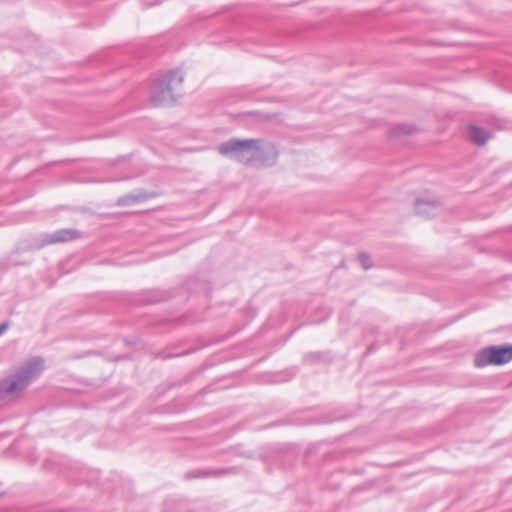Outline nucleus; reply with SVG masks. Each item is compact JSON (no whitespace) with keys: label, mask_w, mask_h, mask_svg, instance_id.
<instances>
[{"label":"nucleus","mask_w":512,"mask_h":512,"mask_svg":"<svg viewBox=\"0 0 512 512\" xmlns=\"http://www.w3.org/2000/svg\"><path fill=\"white\" fill-rule=\"evenodd\" d=\"M512 360V346H491L479 351L475 356V365H503Z\"/></svg>","instance_id":"obj_1"},{"label":"nucleus","mask_w":512,"mask_h":512,"mask_svg":"<svg viewBox=\"0 0 512 512\" xmlns=\"http://www.w3.org/2000/svg\"><path fill=\"white\" fill-rule=\"evenodd\" d=\"M220 153L230 155L239 161L249 160L257 153L255 141H238L232 140L220 147Z\"/></svg>","instance_id":"obj_2"},{"label":"nucleus","mask_w":512,"mask_h":512,"mask_svg":"<svg viewBox=\"0 0 512 512\" xmlns=\"http://www.w3.org/2000/svg\"><path fill=\"white\" fill-rule=\"evenodd\" d=\"M174 100L171 82L162 80L156 83L151 93V101L155 106H164Z\"/></svg>","instance_id":"obj_3"},{"label":"nucleus","mask_w":512,"mask_h":512,"mask_svg":"<svg viewBox=\"0 0 512 512\" xmlns=\"http://www.w3.org/2000/svg\"><path fill=\"white\" fill-rule=\"evenodd\" d=\"M33 378L35 375L28 373L15 376L6 387V393L13 395L23 391Z\"/></svg>","instance_id":"obj_4"},{"label":"nucleus","mask_w":512,"mask_h":512,"mask_svg":"<svg viewBox=\"0 0 512 512\" xmlns=\"http://www.w3.org/2000/svg\"><path fill=\"white\" fill-rule=\"evenodd\" d=\"M468 132L471 140L478 145H484L489 138L485 131L476 126H470Z\"/></svg>","instance_id":"obj_5"},{"label":"nucleus","mask_w":512,"mask_h":512,"mask_svg":"<svg viewBox=\"0 0 512 512\" xmlns=\"http://www.w3.org/2000/svg\"><path fill=\"white\" fill-rule=\"evenodd\" d=\"M65 234L66 235L62 238L63 240H69L76 237V233L73 231H66Z\"/></svg>","instance_id":"obj_6"},{"label":"nucleus","mask_w":512,"mask_h":512,"mask_svg":"<svg viewBox=\"0 0 512 512\" xmlns=\"http://www.w3.org/2000/svg\"><path fill=\"white\" fill-rule=\"evenodd\" d=\"M7 328H8L7 324L0 325V336L7 330Z\"/></svg>","instance_id":"obj_7"}]
</instances>
